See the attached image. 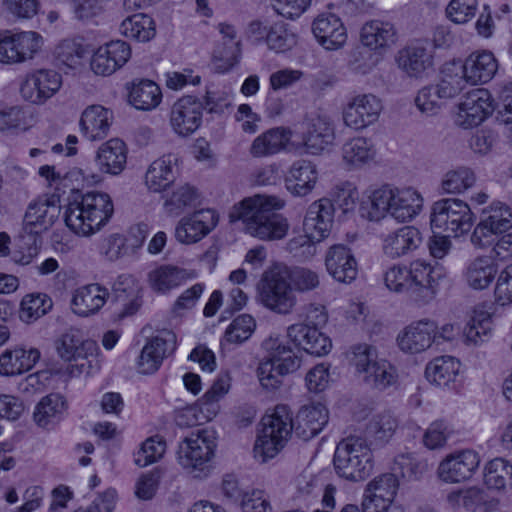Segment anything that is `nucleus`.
<instances>
[{
    "instance_id": "9d476101",
    "label": "nucleus",
    "mask_w": 512,
    "mask_h": 512,
    "mask_svg": "<svg viewBox=\"0 0 512 512\" xmlns=\"http://www.w3.org/2000/svg\"><path fill=\"white\" fill-rule=\"evenodd\" d=\"M512 228V211L500 201L492 202L483 209L481 219L475 226L470 241L476 248L483 249L494 243L495 236Z\"/></svg>"
},
{
    "instance_id": "69168bd1",
    "label": "nucleus",
    "mask_w": 512,
    "mask_h": 512,
    "mask_svg": "<svg viewBox=\"0 0 512 512\" xmlns=\"http://www.w3.org/2000/svg\"><path fill=\"white\" fill-rule=\"evenodd\" d=\"M166 451V442L156 435L146 439L135 454V464L146 467L160 460Z\"/></svg>"
},
{
    "instance_id": "ea45409f",
    "label": "nucleus",
    "mask_w": 512,
    "mask_h": 512,
    "mask_svg": "<svg viewBox=\"0 0 512 512\" xmlns=\"http://www.w3.org/2000/svg\"><path fill=\"white\" fill-rule=\"evenodd\" d=\"M461 363L452 356H441L430 361L425 368L426 379L439 387H450L458 380Z\"/></svg>"
},
{
    "instance_id": "a878e982",
    "label": "nucleus",
    "mask_w": 512,
    "mask_h": 512,
    "mask_svg": "<svg viewBox=\"0 0 512 512\" xmlns=\"http://www.w3.org/2000/svg\"><path fill=\"white\" fill-rule=\"evenodd\" d=\"M287 337L308 354L323 356L329 353L331 341L316 327L297 323L287 328Z\"/></svg>"
},
{
    "instance_id": "f704fd0d",
    "label": "nucleus",
    "mask_w": 512,
    "mask_h": 512,
    "mask_svg": "<svg viewBox=\"0 0 512 512\" xmlns=\"http://www.w3.org/2000/svg\"><path fill=\"white\" fill-rule=\"evenodd\" d=\"M407 267L412 292H424L425 297H433L435 286L444 275L442 268L433 267L421 259L412 261Z\"/></svg>"
},
{
    "instance_id": "f257e3e1",
    "label": "nucleus",
    "mask_w": 512,
    "mask_h": 512,
    "mask_svg": "<svg viewBox=\"0 0 512 512\" xmlns=\"http://www.w3.org/2000/svg\"><path fill=\"white\" fill-rule=\"evenodd\" d=\"M114 205L104 192H87L70 202L64 213L66 226L80 236H91L100 231L111 219Z\"/></svg>"
},
{
    "instance_id": "c03bdc74",
    "label": "nucleus",
    "mask_w": 512,
    "mask_h": 512,
    "mask_svg": "<svg viewBox=\"0 0 512 512\" xmlns=\"http://www.w3.org/2000/svg\"><path fill=\"white\" fill-rule=\"evenodd\" d=\"M289 230V224L282 215L271 211L268 215L259 218V222H251L248 234L260 240H279L284 238Z\"/></svg>"
},
{
    "instance_id": "052dcab7",
    "label": "nucleus",
    "mask_w": 512,
    "mask_h": 512,
    "mask_svg": "<svg viewBox=\"0 0 512 512\" xmlns=\"http://www.w3.org/2000/svg\"><path fill=\"white\" fill-rule=\"evenodd\" d=\"M215 407L209 409L199 399L195 404L177 411L175 421L180 427H193L212 420L215 417Z\"/></svg>"
},
{
    "instance_id": "bf43d9fd",
    "label": "nucleus",
    "mask_w": 512,
    "mask_h": 512,
    "mask_svg": "<svg viewBox=\"0 0 512 512\" xmlns=\"http://www.w3.org/2000/svg\"><path fill=\"white\" fill-rule=\"evenodd\" d=\"M256 327L254 318L248 314H242L235 318L227 327L221 346L227 344H242L247 341L253 334Z\"/></svg>"
},
{
    "instance_id": "c9c22d12",
    "label": "nucleus",
    "mask_w": 512,
    "mask_h": 512,
    "mask_svg": "<svg viewBox=\"0 0 512 512\" xmlns=\"http://www.w3.org/2000/svg\"><path fill=\"white\" fill-rule=\"evenodd\" d=\"M292 132L288 128L275 127L258 135L249 147L253 158L273 156L284 150L289 143Z\"/></svg>"
},
{
    "instance_id": "0e129e2a",
    "label": "nucleus",
    "mask_w": 512,
    "mask_h": 512,
    "mask_svg": "<svg viewBox=\"0 0 512 512\" xmlns=\"http://www.w3.org/2000/svg\"><path fill=\"white\" fill-rule=\"evenodd\" d=\"M197 198L196 190L189 185L177 187L164 203L168 215L178 216L194 205Z\"/></svg>"
},
{
    "instance_id": "603ef678",
    "label": "nucleus",
    "mask_w": 512,
    "mask_h": 512,
    "mask_svg": "<svg viewBox=\"0 0 512 512\" xmlns=\"http://www.w3.org/2000/svg\"><path fill=\"white\" fill-rule=\"evenodd\" d=\"M469 83L460 63L446 64L439 81L435 84L442 97L447 101L457 96Z\"/></svg>"
},
{
    "instance_id": "c756f323",
    "label": "nucleus",
    "mask_w": 512,
    "mask_h": 512,
    "mask_svg": "<svg viewBox=\"0 0 512 512\" xmlns=\"http://www.w3.org/2000/svg\"><path fill=\"white\" fill-rule=\"evenodd\" d=\"M335 132L329 119L317 116L305 123L302 141L311 154H319L333 144Z\"/></svg>"
},
{
    "instance_id": "864d4df0",
    "label": "nucleus",
    "mask_w": 512,
    "mask_h": 512,
    "mask_svg": "<svg viewBox=\"0 0 512 512\" xmlns=\"http://www.w3.org/2000/svg\"><path fill=\"white\" fill-rule=\"evenodd\" d=\"M162 99L159 86L150 80H142L133 84L129 93L130 103L138 110H151L156 108Z\"/></svg>"
},
{
    "instance_id": "6ab92c4d",
    "label": "nucleus",
    "mask_w": 512,
    "mask_h": 512,
    "mask_svg": "<svg viewBox=\"0 0 512 512\" xmlns=\"http://www.w3.org/2000/svg\"><path fill=\"white\" fill-rule=\"evenodd\" d=\"M437 339V324L429 319L414 321L397 336L401 351L417 354L426 351Z\"/></svg>"
},
{
    "instance_id": "5fc2aeb1",
    "label": "nucleus",
    "mask_w": 512,
    "mask_h": 512,
    "mask_svg": "<svg viewBox=\"0 0 512 512\" xmlns=\"http://www.w3.org/2000/svg\"><path fill=\"white\" fill-rule=\"evenodd\" d=\"M361 378L367 385L382 391L397 382V373L393 365L380 358L361 375Z\"/></svg>"
},
{
    "instance_id": "4d7b16f0",
    "label": "nucleus",
    "mask_w": 512,
    "mask_h": 512,
    "mask_svg": "<svg viewBox=\"0 0 512 512\" xmlns=\"http://www.w3.org/2000/svg\"><path fill=\"white\" fill-rule=\"evenodd\" d=\"M492 328L491 314L485 310H476L464 329L466 341L473 345L481 344L489 339Z\"/></svg>"
},
{
    "instance_id": "aec40b11",
    "label": "nucleus",
    "mask_w": 512,
    "mask_h": 512,
    "mask_svg": "<svg viewBox=\"0 0 512 512\" xmlns=\"http://www.w3.org/2000/svg\"><path fill=\"white\" fill-rule=\"evenodd\" d=\"M217 223L218 216L214 210H198L178 222L175 237L182 244H193L209 234Z\"/></svg>"
},
{
    "instance_id": "0eeeda50",
    "label": "nucleus",
    "mask_w": 512,
    "mask_h": 512,
    "mask_svg": "<svg viewBox=\"0 0 512 512\" xmlns=\"http://www.w3.org/2000/svg\"><path fill=\"white\" fill-rule=\"evenodd\" d=\"M214 442L205 430L184 440L178 451V462L192 477L206 478L212 470Z\"/></svg>"
},
{
    "instance_id": "f3484780",
    "label": "nucleus",
    "mask_w": 512,
    "mask_h": 512,
    "mask_svg": "<svg viewBox=\"0 0 512 512\" xmlns=\"http://www.w3.org/2000/svg\"><path fill=\"white\" fill-rule=\"evenodd\" d=\"M176 344V335L170 330H161L151 337L142 348L138 358L139 372L142 374L156 372L163 360L175 351Z\"/></svg>"
},
{
    "instance_id": "412c9836",
    "label": "nucleus",
    "mask_w": 512,
    "mask_h": 512,
    "mask_svg": "<svg viewBox=\"0 0 512 512\" xmlns=\"http://www.w3.org/2000/svg\"><path fill=\"white\" fill-rule=\"evenodd\" d=\"M325 267L328 274L341 283H351L358 274V263L353 252L343 244H335L326 251Z\"/></svg>"
},
{
    "instance_id": "e2e57ef3",
    "label": "nucleus",
    "mask_w": 512,
    "mask_h": 512,
    "mask_svg": "<svg viewBox=\"0 0 512 512\" xmlns=\"http://www.w3.org/2000/svg\"><path fill=\"white\" fill-rule=\"evenodd\" d=\"M266 43L269 49L282 53L292 49L297 43V38L285 23L277 22L269 27Z\"/></svg>"
},
{
    "instance_id": "393cba45",
    "label": "nucleus",
    "mask_w": 512,
    "mask_h": 512,
    "mask_svg": "<svg viewBox=\"0 0 512 512\" xmlns=\"http://www.w3.org/2000/svg\"><path fill=\"white\" fill-rule=\"evenodd\" d=\"M127 153L128 149L124 141L119 138H111L97 149L95 165L103 174L118 176L126 167Z\"/></svg>"
},
{
    "instance_id": "09e8293b",
    "label": "nucleus",
    "mask_w": 512,
    "mask_h": 512,
    "mask_svg": "<svg viewBox=\"0 0 512 512\" xmlns=\"http://www.w3.org/2000/svg\"><path fill=\"white\" fill-rule=\"evenodd\" d=\"M397 427L398 422L390 412L377 413L369 420L364 439L370 444L383 445L392 438Z\"/></svg>"
},
{
    "instance_id": "13d9d810",
    "label": "nucleus",
    "mask_w": 512,
    "mask_h": 512,
    "mask_svg": "<svg viewBox=\"0 0 512 512\" xmlns=\"http://www.w3.org/2000/svg\"><path fill=\"white\" fill-rule=\"evenodd\" d=\"M51 307L52 301L46 294H28L21 301L19 317L23 322L31 323L45 315Z\"/></svg>"
},
{
    "instance_id": "20e7f679",
    "label": "nucleus",
    "mask_w": 512,
    "mask_h": 512,
    "mask_svg": "<svg viewBox=\"0 0 512 512\" xmlns=\"http://www.w3.org/2000/svg\"><path fill=\"white\" fill-rule=\"evenodd\" d=\"M333 463L340 477L350 481H362L373 471V453L366 439L349 436L338 443Z\"/></svg>"
},
{
    "instance_id": "72a5a7b5",
    "label": "nucleus",
    "mask_w": 512,
    "mask_h": 512,
    "mask_svg": "<svg viewBox=\"0 0 512 512\" xmlns=\"http://www.w3.org/2000/svg\"><path fill=\"white\" fill-rule=\"evenodd\" d=\"M461 67L469 83L476 85L486 83L494 77L498 70V61L492 52L482 50L470 54Z\"/></svg>"
},
{
    "instance_id": "a19ab883",
    "label": "nucleus",
    "mask_w": 512,
    "mask_h": 512,
    "mask_svg": "<svg viewBox=\"0 0 512 512\" xmlns=\"http://www.w3.org/2000/svg\"><path fill=\"white\" fill-rule=\"evenodd\" d=\"M483 483L498 493L512 489V463L500 457L488 461L483 468Z\"/></svg>"
},
{
    "instance_id": "423d86ee",
    "label": "nucleus",
    "mask_w": 512,
    "mask_h": 512,
    "mask_svg": "<svg viewBox=\"0 0 512 512\" xmlns=\"http://www.w3.org/2000/svg\"><path fill=\"white\" fill-rule=\"evenodd\" d=\"M259 300L264 307L277 314L287 315L294 310L297 297L286 266L275 265L263 274Z\"/></svg>"
},
{
    "instance_id": "7ed1b4c3",
    "label": "nucleus",
    "mask_w": 512,
    "mask_h": 512,
    "mask_svg": "<svg viewBox=\"0 0 512 512\" xmlns=\"http://www.w3.org/2000/svg\"><path fill=\"white\" fill-rule=\"evenodd\" d=\"M60 214V206L52 197H39L29 203L22 223V232L32 237V242L27 254L13 252L12 259L20 265H28L38 254L39 236L47 231L57 220Z\"/></svg>"
},
{
    "instance_id": "a18cd8bd",
    "label": "nucleus",
    "mask_w": 512,
    "mask_h": 512,
    "mask_svg": "<svg viewBox=\"0 0 512 512\" xmlns=\"http://www.w3.org/2000/svg\"><path fill=\"white\" fill-rule=\"evenodd\" d=\"M497 273L496 266L488 257L480 256L471 261L463 274L465 283L473 290H484L490 286Z\"/></svg>"
},
{
    "instance_id": "58836bf2",
    "label": "nucleus",
    "mask_w": 512,
    "mask_h": 512,
    "mask_svg": "<svg viewBox=\"0 0 512 512\" xmlns=\"http://www.w3.org/2000/svg\"><path fill=\"white\" fill-rule=\"evenodd\" d=\"M317 179L316 166L310 161L298 160L290 167L285 184L294 196H305L314 189Z\"/></svg>"
},
{
    "instance_id": "b1692460",
    "label": "nucleus",
    "mask_w": 512,
    "mask_h": 512,
    "mask_svg": "<svg viewBox=\"0 0 512 512\" xmlns=\"http://www.w3.org/2000/svg\"><path fill=\"white\" fill-rule=\"evenodd\" d=\"M396 62L407 76L422 78L433 66V55L427 43L417 42L399 50Z\"/></svg>"
},
{
    "instance_id": "de8ad7c7",
    "label": "nucleus",
    "mask_w": 512,
    "mask_h": 512,
    "mask_svg": "<svg viewBox=\"0 0 512 512\" xmlns=\"http://www.w3.org/2000/svg\"><path fill=\"white\" fill-rule=\"evenodd\" d=\"M141 288L132 276H120L114 285L115 300L123 306L122 316L133 315L141 306Z\"/></svg>"
},
{
    "instance_id": "cd10ccee",
    "label": "nucleus",
    "mask_w": 512,
    "mask_h": 512,
    "mask_svg": "<svg viewBox=\"0 0 512 512\" xmlns=\"http://www.w3.org/2000/svg\"><path fill=\"white\" fill-rule=\"evenodd\" d=\"M109 295V291L99 284L81 286L73 292L71 310L80 317L93 316L101 310Z\"/></svg>"
},
{
    "instance_id": "ddd939ff",
    "label": "nucleus",
    "mask_w": 512,
    "mask_h": 512,
    "mask_svg": "<svg viewBox=\"0 0 512 512\" xmlns=\"http://www.w3.org/2000/svg\"><path fill=\"white\" fill-rule=\"evenodd\" d=\"M62 86V76L53 69H37L27 73L19 86L22 99L33 105H44Z\"/></svg>"
},
{
    "instance_id": "8fccbe9b",
    "label": "nucleus",
    "mask_w": 512,
    "mask_h": 512,
    "mask_svg": "<svg viewBox=\"0 0 512 512\" xmlns=\"http://www.w3.org/2000/svg\"><path fill=\"white\" fill-rule=\"evenodd\" d=\"M88 54L87 47L76 39H64L54 49V57L58 64L73 70L84 65Z\"/></svg>"
},
{
    "instance_id": "f03ea898",
    "label": "nucleus",
    "mask_w": 512,
    "mask_h": 512,
    "mask_svg": "<svg viewBox=\"0 0 512 512\" xmlns=\"http://www.w3.org/2000/svg\"><path fill=\"white\" fill-rule=\"evenodd\" d=\"M373 219H380L386 214L398 221L405 222L420 213L423 207V198L413 188H396L389 185L375 189L370 195Z\"/></svg>"
},
{
    "instance_id": "774afa93",
    "label": "nucleus",
    "mask_w": 512,
    "mask_h": 512,
    "mask_svg": "<svg viewBox=\"0 0 512 512\" xmlns=\"http://www.w3.org/2000/svg\"><path fill=\"white\" fill-rule=\"evenodd\" d=\"M445 101L435 84L423 87L415 97L417 108L422 113L430 115L437 113Z\"/></svg>"
},
{
    "instance_id": "9b49d317",
    "label": "nucleus",
    "mask_w": 512,
    "mask_h": 512,
    "mask_svg": "<svg viewBox=\"0 0 512 512\" xmlns=\"http://www.w3.org/2000/svg\"><path fill=\"white\" fill-rule=\"evenodd\" d=\"M382 100L373 93L351 96L342 110L344 125L355 131H363L376 124L383 111Z\"/></svg>"
},
{
    "instance_id": "2eb2a0df",
    "label": "nucleus",
    "mask_w": 512,
    "mask_h": 512,
    "mask_svg": "<svg viewBox=\"0 0 512 512\" xmlns=\"http://www.w3.org/2000/svg\"><path fill=\"white\" fill-rule=\"evenodd\" d=\"M481 462L479 454L465 449L448 454L437 468L438 478L448 484L468 481L478 470Z\"/></svg>"
},
{
    "instance_id": "5701e85b",
    "label": "nucleus",
    "mask_w": 512,
    "mask_h": 512,
    "mask_svg": "<svg viewBox=\"0 0 512 512\" xmlns=\"http://www.w3.org/2000/svg\"><path fill=\"white\" fill-rule=\"evenodd\" d=\"M318 43L326 50H338L347 41V31L342 20L333 13H322L312 23Z\"/></svg>"
},
{
    "instance_id": "1a4fd4ad",
    "label": "nucleus",
    "mask_w": 512,
    "mask_h": 512,
    "mask_svg": "<svg viewBox=\"0 0 512 512\" xmlns=\"http://www.w3.org/2000/svg\"><path fill=\"white\" fill-rule=\"evenodd\" d=\"M430 221L433 228L460 236L470 230L473 213L464 201L446 198L433 204Z\"/></svg>"
},
{
    "instance_id": "f8f14e48",
    "label": "nucleus",
    "mask_w": 512,
    "mask_h": 512,
    "mask_svg": "<svg viewBox=\"0 0 512 512\" xmlns=\"http://www.w3.org/2000/svg\"><path fill=\"white\" fill-rule=\"evenodd\" d=\"M42 44V36L35 31H0V63L11 65L32 59Z\"/></svg>"
},
{
    "instance_id": "3c124183",
    "label": "nucleus",
    "mask_w": 512,
    "mask_h": 512,
    "mask_svg": "<svg viewBox=\"0 0 512 512\" xmlns=\"http://www.w3.org/2000/svg\"><path fill=\"white\" fill-rule=\"evenodd\" d=\"M119 31L127 38L138 42H148L154 38L156 27L150 16L137 13L125 18L119 26Z\"/></svg>"
},
{
    "instance_id": "39448f33",
    "label": "nucleus",
    "mask_w": 512,
    "mask_h": 512,
    "mask_svg": "<svg viewBox=\"0 0 512 512\" xmlns=\"http://www.w3.org/2000/svg\"><path fill=\"white\" fill-rule=\"evenodd\" d=\"M262 348L269 358L259 365L258 378L265 389L275 390L282 384L281 376L296 371L300 367L301 360L278 334L269 335L262 342Z\"/></svg>"
},
{
    "instance_id": "c85d7f7f",
    "label": "nucleus",
    "mask_w": 512,
    "mask_h": 512,
    "mask_svg": "<svg viewBox=\"0 0 512 512\" xmlns=\"http://www.w3.org/2000/svg\"><path fill=\"white\" fill-rule=\"evenodd\" d=\"M179 158L176 154H166L153 161L145 174V184L151 192L166 190L177 177Z\"/></svg>"
},
{
    "instance_id": "473e14b6",
    "label": "nucleus",
    "mask_w": 512,
    "mask_h": 512,
    "mask_svg": "<svg viewBox=\"0 0 512 512\" xmlns=\"http://www.w3.org/2000/svg\"><path fill=\"white\" fill-rule=\"evenodd\" d=\"M376 157L373 141L367 137L356 136L347 140L341 148V158L348 170L361 169L371 164Z\"/></svg>"
},
{
    "instance_id": "79ce46f5",
    "label": "nucleus",
    "mask_w": 512,
    "mask_h": 512,
    "mask_svg": "<svg viewBox=\"0 0 512 512\" xmlns=\"http://www.w3.org/2000/svg\"><path fill=\"white\" fill-rule=\"evenodd\" d=\"M360 38L364 46L372 50H379L395 44L397 34L391 23L372 20L363 25Z\"/></svg>"
},
{
    "instance_id": "6e6552de",
    "label": "nucleus",
    "mask_w": 512,
    "mask_h": 512,
    "mask_svg": "<svg viewBox=\"0 0 512 512\" xmlns=\"http://www.w3.org/2000/svg\"><path fill=\"white\" fill-rule=\"evenodd\" d=\"M59 357L69 362L65 372L71 378L78 377L90 367L87 361L88 355H92L97 349L96 342L84 339L79 329L71 328L62 334L55 342Z\"/></svg>"
},
{
    "instance_id": "dca6fc26",
    "label": "nucleus",
    "mask_w": 512,
    "mask_h": 512,
    "mask_svg": "<svg viewBox=\"0 0 512 512\" xmlns=\"http://www.w3.org/2000/svg\"><path fill=\"white\" fill-rule=\"evenodd\" d=\"M204 111L203 102L191 95L177 99L170 109V125L179 136H189L199 129L202 124Z\"/></svg>"
},
{
    "instance_id": "4c0bfd02",
    "label": "nucleus",
    "mask_w": 512,
    "mask_h": 512,
    "mask_svg": "<svg viewBox=\"0 0 512 512\" xmlns=\"http://www.w3.org/2000/svg\"><path fill=\"white\" fill-rule=\"evenodd\" d=\"M40 351L36 348L17 347L5 350L0 355V375L16 376L31 370L40 359Z\"/></svg>"
},
{
    "instance_id": "2f4dec72",
    "label": "nucleus",
    "mask_w": 512,
    "mask_h": 512,
    "mask_svg": "<svg viewBox=\"0 0 512 512\" xmlns=\"http://www.w3.org/2000/svg\"><path fill=\"white\" fill-rule=\"evenodd\" d=\"M328 410L319 402L303 406L296 417L295 433L307 441L319 434L328 423Z\"/></svg>"
},
{
    "instance_id": "6e6d98bb",
    "label": "nucleus",
    "mask_w": 512,
    "mask_h": 512,
    "mask_svg": "<svg viewBox=\"0 0 512 512\" xmlns=\"http://www.w3.org/2000/svg\"><path fill=\"white\" fill-rule=\"evenodd\" d=\"M446 501L453 509L475 512L485 503V492L479 486L455 489L447 494Z\"/></svg>"
},
{
    "instance_id": "4468645a",
    "label": "nucleus",
    "mask_w": 512,
    "mask_h": 512,
    "mask_svg": "<svg viewBox=\"0 0 512 512\" xmlns=\"http://www.w3.org/2000/svg\"><path fill=\"white\" fill-rule=\"evenodd\" d=\"M493 99L488 90L472 89L460 99L456 107L455 123L469 129L480 125L493 111Z\"/></svg>"
},
{
    "instance_id": "4be33fe9",
    "label": "nucleus",
    "mask_w": 512,
    "mask_h": 512,
    "mask_svg": "<svg viewBox=\"0 0 512 512\" xmlns=\"http://www.w3.org/2000/svg\"><path fill=\"white\" fill-rule=\"evenodd\" d=\"M422 243V233L418 228L403 226L383 237L382 252L390 259H397L412 254Z\"/></svg>"
},
{
    "instance_id": "338daca9",
    "label": "nucleus",
    "mask_w": 512,
    "mask_h": 512,
    "mask_svg": "<svg viewBox=\"0 0 512 512\" xmlns=\"http://www.w3.org/2000/svg\"><path fill=\"white\" fill-rule=\"evenodd\" d=\"M379 359L377 349L373 345L358 343L350 348L349 361L360 376Z\"/></svg>"
},
{
    "instance_id": "bb28decb",
    "label": "nucleus",
    "mask_w": 512,
    "mask_h": 512,
    "mask_svg": "<svg viewBox=\"0 0 512 512\" xmlns=\"http://www.w3.org/2000/svg\"><path fill=\"white\" fill-rule=\"evenodd\" d=\"M334 204L329 198H321L309 205L305 218L304 230L312 238L321 241L329 233L334 217Z\"/></svg>"
},
{
    "instance_id": "7c9ffc66",
    "label": "nucleus",
    "mask_w": 512,
    "mask_h": 512,
    "mask_svg": "<svg viewBox=\"0 0 512 512\" xmlns=\"http://www.w3.org/2000/svg\"><path fill=\"white\" fill-rule=\"evenodd\" d=\"M112 121L111 110L102 105H90L82 112L79 125L87 140L96 141L108 135Z\"/></svg>"
},
{
    "instance_id": "49530a36",
    "label": "nucleus",
    "mask_w": 512,
    "mask_h": 512,
    "mask_svg": "<svg viewBox=\"0 0 512 512\" xmlns=\"http://www.w3.org/2000/svg\"><path fill=\"white\" fill-rule=\"evenodd\" d=\"M67 409V404L60 394H49L36 405L33 417L40 427H48L58 423Z\"/></svg>"
},
{
    "instance_id": "e433bc0d",
    "label": "nucleus",
    "mask_w": 512,
    "mask_h": 512,
    "mask_svg": "<svg viewBox=\"0 0 512 512\" xmlns=\"http://www.w3.org/2000/svg\"><path fill=\"white\" fill-rule=\"evenodd\" d=\"M196 277V273L172 265H161L148 273L151 289L159 294H166Z\"/></svg>"
},
{
    "instance_id": "680f3d73",
    "label": "nucleus",
    "mask_w": 512,
    "mask_h": 512,
    "mask_svg": "<svg viewBox=\"0 0 512 512\" xmlns=\"http://www.w3.org/2000/svg\"><path fill=\"white\" fill-rule=\"evenodd\" d=\"M476 182L475 173L468 167H458L448 171L442 180L446 193L459 194L471 188Z\"/></svg>"
},
{
    "instance_id": "37998d69",
    "label": "nucleus",
    "mask_w": 512,
    "mask_h": 512,
    "mask_svg": "<svg viewBox=\"0 0 512 512\" xmlns=\"http://www.w3.org/2000/svg\"><path fill=\"white\" fill-rule=\"evenodd\" d=\"M261 426L260 431L264 433V437L281 440L283 444H286L293 429H295L292 414L284 405L276 406L272 414L264 416Z\"/></svg>"
},
{
    "instance_id": "a211bd4d",
    "label": "nucleus",
    "mask_w": 512,
    "mask_h": 512,
    "mask_svg": "<svg viewBox=\"0 0 512 512\" xmlns=\"http://www.w3.org/2000/svg\"><path fill=\"white\" fill-rule=\"evenodd\" d=\"M285 206V201L277 196L256 194L246 197L233 206L230 212L232 221L241 220L245 227L246 233L251 222H259L271 211L280 210Z\"/></svg>"
}]
</instances>
